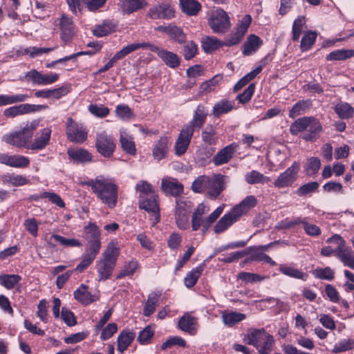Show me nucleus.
<instances>
[{
	"mask_svg": "<svg viewBox=\"0 0 354 354\" xmlns=\"http://www.w3.org/2000/svg\"><path fill=\"white\" fill-rule=\"evenodd\" d=\"M97 198L109 208H113L118 201V187L111 180L98 176L88 183Z\"/></svg>",
	"mask_w": 354,
	"mask_h": 354,
	"instance_id": "nucleus-1",
	"label": "nucleus"
},
{
	"mask_svg": "<svg viewBox=\"0 0 354 354\" xmlns=\"http://www.w3.org/2000/svg\"><path fill=\"white\" fill-rule=\"evenodd\" d=\"M192 187L195 192H207L210 198H216L223 189V176L221 175L199 176L194 181Z\"/></svg>",
	"mask_w": 354,
	"mask_h": 354,
	"instance_id": "nucleus-2",
	"label": "nucleus"
},
{
	"mask_svg": "<svg viewBox=\"0 0 354 354\" xmlns=\"http://www.w3.org/2000/svg\"><path fill=\"white\" fill-rule=\"evenodd\" d=\"M39 122L34 120L28 123L22 129L6 133L2 136V140L8 145L17 148L28 149V143L31 140L34 131L37 129Z\"/></svg>",
	"mask_w": 354,
	"mask_h": 354,
	"instance_id": "nucleus-3",
	"label": "nucleus"
},
{
	"mask_svg": "<svg viewBox=\"0 0 354 354\" xmlns=\"http://www.w3.org/2000/svg\"><path fill=\"white\" fill-rule=\"evenodd\" d=\"M207 23L212 32L216 34H225L231 27L229 15L221 8H216L211 11L207 18Z\"/></svg>",
	"mask_w": 354,
	"mask_h": 354,
	"instance_id": "nucleus-4",
	"label": "nucleus"
},
{
	"mask_svg": "<svg viewBox=\"0 0 354 354\" xmlns=\"http://www.w3.org/2000/svg\"><path fill=\"white\" fill-rule=\"evenodd\" d=\"M176 223L180 230H185L189 226V215L192 210V203L181 198L176 199Z\"/></svg>",
	"mask_w": 354,
	"mask_h": 354,
	"instance_id": "nucleus-5",
	"label": "nucleus"
},
{
	"mask_svg": "<svg viewBox=\"0 0 354 354\" xmlns=\"http://www.w3.org/2000/svg\"><path fill=\"white\" fill-rule=\"evenodd\" d=\"M300 165L297 162H294L290 167L280 174L274 181L275 187L281 189L291 186L297 180Z\"/></svg>",
	"mask_w": 354,
	"mask_h": 354,
	"instance_id": "nucleus-6",
	"label": "nucleus"
},
{
	"mask_svg": "<svg viewBox=\"0 0 354 354\" xmlns=\"http://www.w3.org/2000/svg\"><path fill=\"white\" fill-rule=\"evenodd\" d=\"M140 207L149 214L152 226L160 221V209L157 194L140 199Z\"/></svg>",
	"mask_w": 354,
	"mask_h": 354,
	"instance_id": "nucleus-7",
	"label": "nucleus"
},
{
	"mask_svg": "<svg viewBox=\"0 0 354 354\" xmlns=\"http://www.w3.org/2000/svg\"><path fill=\"white\" fill-rule=\"evenodd\" d=\"M66 135L69 140L81 143L86 140L87 132L82 124L76 123L71 118L67 119Z\"/></svg>",
	"mask_w": 354,
	"mask_h": 354,
	"instance_id": "nucleus-8",
	"label": "nucleus"
},
{
	"mask_svg": "<svg viewBox=\"0 0 354 354\" xmlns=\"http://www.w3.org/2000/svg\"><path fill=\"white\" fill-rule=\"evenodd\" d=\"M174 9L170 2L165 1L151 7L147 12V16L153 19H169L174 17Z\"/></svg>",
	"mask_w": 354,
	"mask_h": 354,
	"instance_id": "nucleus-9",
	"label": "nucleus"
},
{
	"mask_svg": "<svg viewBox=\"0 0 354 354\" xmlns=\"http://www.w3.org/2000/svg\"><path fill=\"white\" fill-rule=\"evenodd\" d=\"M97 151L104 157H110L115 148L112 136L105 132L99 134L96 140Z\"/></svg>",
	"mask_w": 354,
	"mask_h": 354,
	"instance_id": "nucleus-10",
	"label": "nucleus"
},
{
	"mask_svg": "<svg viewBox=\"0 0 354 354\" xmlns=\"http://www.w3.org/2000/svg\"><path fill=\"white\" fill-rule=\"evenodd\" d=\"M26 77L31 80L35 84L49 85L57 81L59 75L55 73L43 74L41 72L33 69L28 71L26 73Z\"/></svg>",
	"mask_w": 354,
	"mask_h": 354,
	"instance_id": "nucleus-11",
	"label": "nucleus"
},
{
	"mask_svg": "<svg viewBox=\"0 0 354 354\" xmlns=\"http://www.w3.org/2000/svg\"><path fill=\"white\" fill-rule=\"evenodd\" d=\"M45 105H35L29 104H21L17 106H11L4 111V115L8 118H15L17 115H24L29 113L46 109Z\"/></svg>",
	"mask_w": 354,
	"mask_h": 354,
	"instance_id": "nucleus-12",
	"label": "nucleus"
},
{
	"mask_svg": "<svg viewBox=\"0 0 354 354\" xmlns=\"http://www.w3.org/2000/svg\"><path fill=\"white\" fill-rule=\"evenodd\" d=\"M191 127H183L175 144V151L178 156H181L187 151L193 136Z\"/></svg>",
	"mask_w": 354,
	"mask_h": 354,
	"instance_id": "nucleus-13",
	"label": "nucleus"
},
{
	"mask_svg": "<svg viewBox=\"0 0 354 354\" xmlns=\"http://www.w3.org/2000/svg\"><path fill=\"white\" fill-rule=\"evenodd\" d=\"M148 5L146 0H120L118 6L123 15H130L141 9L145 8Z\"/></svg>",
	"mask_w": 354,
	"mask_h": 354,
	"instance_id": "nucleus-14",
	"label": "nucleus"
},
{
	"mask_svg": "<svg viewBox=\"0 0 354 354\" xmlns=\"http://www.w3.org/2000/svg\"><path fill=\"white\" fill-rule=\"evenodd\" d=\"M151 47V51L156 53L158 57L167 66L175 68L179 66L180 58L176 54L167 50L161 49L158 46Z\"/></svg>",
	"mask_w": 354,
	"mask_h": 354,
	"instance_id": "nucleus-15",
	"label": "nucleus"
},
{
	"mask_svg": "<svg viewBox=\"0 0 354 354\" xmlns=\"http://www.w3.org/2000/svg\"><path fill=\"white\" fill-rule=\"evenodd\" d=\"M51 135V129L50 128H44L38 133L32 142L28 143V149L41 150L46 147L48 144Z\"/></svg>",
	"mask_w": 354,
	"mask_h": 354,
	"instance_id": "nucleus-16",
	"label": "nucleus"
},
{
	"mask_svg": "<svg viewBox=\"0 0 354 354\" xmlns=\"http://www.w3.org/2000/svg\"><path fill=\"white\" fill-rule=\"evenodd\" d=\"M120 142L122 150L131 155L135 156L136 153V147L134 138L129 132L124 129L120 130Z\"/></svg>",
	"mask_w": 354,
	"mask_h": 354,
	"instance_id": "nucleus-17",
	"label": "nucleus"
},
{
	"mask_svg": "<svg viewBox=\"0 0 354 354\" xmlns=\"http://www.w3.org/2000/svg\"><path fill=\"white\" fill-rule=\"evenodd\" d=\"M61 30V39L64 43L69 42L75 33V26L72 19L66 16H62L59 22Z\"/></svg>",
	"mask_w": 354,
	"mask_h": 354,
	"instance_id": "nucleus-18",
	"label": "nucleus"
},
{
	"mask_svg": "<svg viewBox=\"0 0 354 354\" xmlns=\"http://www.w3.org/2000/svg\"><path fill=\"white\" fill-rule=\"evenodd\" d=\"M178 327L189 335H195L198 328L197 319L189 313H185L179 319Z\"/></svg>",
	"mask_w": 354,
	"mask_h": 354,
	"instance_id": "nucleus-19",
	"label": "nucleus"
},
{
	"mask_svg": "<svg viewBox=\"0 0 354 354\" xmlns=\"http://www.w3.org/2000/svg\"><path fill=\"white\" fill-rule=\"evenodd\" d=\"M257 203V198L250 195L245 197L239 205H236L231 211L239 218L242 215L248 213Z\"/></svg>",
	"mask_w": 354,
	"mask_h": 354,
	"instance_id": "nucleus-20",
	"label": "nucleus"
},
{
	"mask_svg": "<svg viewBox=\"0 0 354 354\" xmlns=\"http://www.w3.org/2000/svg\"><path fill=\"white\" fill-rule=\"evenodd\" d=\"M335 256L343 263L345 266L354 269V254L352 250L346 246L337 247Z\"/></svg>",
	"mask_w": 354,
	"mask_h": 354,
	"instance_id": "nucleus-21",
	"label": "nucleus"
},
{
	"mask_svg": "<svg viewBox=\"0 0 354 354\" xmlns=\"http://www.w3.org/2000/svg\"><path fill=\"white\" fill-rule=\"evenodd\" d=\"M207 115V110L203 106L198 105L194 112L192 120L185 125V127H191L194 133L195 128H201L204 124Z\"/></svg>",
	"mask_w": 354,
	"mask_h": 354,
	"instance_id": "nucleus-22",
	"label": "nucleus"
},
{
	"mask_svg": "<svg viewBox=\"0 0 354 354\" xmlns=\"http://www.w3.org/2000/svg\"><path fill=\"white\" fill-rule=\"evenodd\" d=\"M161 188L162 191L173 196L180 194L183 190V185L175 178H165L162 179Z\"/></svg>",
	"mask_w": 354,
	"mask_h": 354,
	"instance_id": "nucleus-23",
	"label": "nucleus"
},
{
	"mask_svg": "<svg viewBox=\"0 0 354 354\" xmlns=\"http://www.w3.org/2000/svg\"><path fill=\"white\" fill-rule=\"evenodd\" d=\"M73 295L75 299L84 305L90 304L98 299V297L96 295H92L88 290V287L84 284H82Z\"/></svg>",
	"mask_w": 354,
	"mask_h": 354,
	"instance_id": "nucleus-24",
	"label": "nucleus"
},
{
	"mask_svg": "<svg viewBox=\"0 0 354 354\" xmlns=\"http://www.w3.org/2000/svg\"><path fill=\"white\" fill-rule=\"evenodd\" d=\"M169 141L167 137L160 138L154 145L152 155L154 159L160 160L165 158L168 153Z\"/></svg>",
	"mask_w": 354,
	"mask_h": 354,
	"instance_id": "nucleus-25",
	"label": "nucleus"
},
{
	"mask_svg": "<svg viewBox=\"0 0 354 354\" xmlns=\"http://www.w3.org/2000/svg\"><path fill=\"white\" fill-rule=\"evenodd\" d=\"M115 264L100 259L96 263V269L100 281L108 279L114 269Z\"/></svg>",
	"mask_w": 354,
	"mask_h": 354,
	"instance_id": "nucleus-26",
	"label": "nucleus"
},
{
	"mask_svg": "<svg viewBox=\"0 0 354 354\" xmlns=\"http://www.w3.org/2000/svg\"><path fill=\"white\" fill-rule=\"evenodd\" d=\"M238 219L239 218L232 211L230 213L225 214L215 225L214 228V232L216 234H219L224 232Z\"/></svg>",
	"mask_w": 354,
	"mask_h": 354,
	"instance_id": "nucleus-27",
	"label": "nucleus"
},
{
	"mask_svg": "<svg viewBox=\"0 0 354 354\" xmlns=\"http://www.w3.org/2000/svg\"><path fill=\"white\" fill-rule=\"evenodd\" d=\"M1 179L3 185L15 187L23 186L30 183V180L26 176L14 174L3 175L1 177Z\"/></svg>",
	"mask_w": 354,
	"mask_h": 354,
	"instance_id": "nucleus-28",
	"label": "nucleus"
},
{
	"mask_svg": "<svg viewBox=\"0 0 354 354\" xmlns=\"http://www.w3.org/2000/svg\"><path fill=\"white\" fill-rule=\"evenodd\" d=\"M269 335L263 328L260 329H252L248 332L247 336L245 338V341L249 345H252L255 348L257 346L259 343L263 340L265 337Z\"/></svg>",
	"mask_w": 354,
	"mask_h": 354,
	"instance_id": "nucleus-29",
	"label": "nucleus"
},
{
	"mask_svg": "<svg viewBox=\"0 0 354 354\" xmlns=\"http://www.w3.org/2000/svg\"><path fill=\"white\" fill-rule=\"evenodd\" d=\"M135 337V333L128 330H122L118 337V351L120 353H123L131 344Z\"/></svg>",
	"mask_w": 354,
	"mask_h": 354,
	"instance_id": "nucleus-30",
	"label": "nucleus"
},
{
	"mask_svg": "<svg viewBox=\"0 0 354 354\" xmlns=\"http://www.w3.org/2000/svg\"><path fill=\"white\" fill-rule=\"evenodd\" d=\"M306 131L303 136V139L313 142L319 138L320 133L322 131V126L318 120L313 118V120L310 122V125L308 126Z\"/></svg>",
	"mask_w": 354,
	"mask_h": 354,
	"instance_id": "nucleus-31",
	"label": "nucleus"
},
{
	"mask_svg": "<svg viewBox=\"0 0 354 354\" xmlns=\"http://www.w3.org/2000/svg\"><path fill=\"white\" fill-rule=\"evenodd\" d=\"M201 43L203 50L207 53H211L225 46L224 41H222L213 36H206L203 37Z\"/></svg>",
	"mask_w": 354,
	"mask_h": 354,
	"instance_id": "nucleus-32",
	"label": "nucleus"
},
{
	"mask_svg": "<svg viewBox=\"0 0 354 354\" xmlns=\"http://www.w3.org/2000/svg\"><path fill=\"white\" fill-rule=\"evenodd\" d=\"M120 250L117 243L111 241L108 244L100 259L116 264L118 257L120 254Z\"/></svg>",
	"mask_w": 354,
	"mask_h": 354,
	"instance_id": "nucleus-33",
	"label": "nucleus"
},
{
	"mask_svg": "<svg viewBox=\"0 0 354 354\" xmlns=\"http://www.w3.org/2000/svg\"><path fill=\"white\" fill-rule=\"evenodd\" d=\"M182 11L189 16H196L201 10V3L196 0H179Z\"/></svg>",
	"mask_w": 354,
	"mask_h": 354,
	"instance_id": "nucleus-34",
	"label": "nucleus"
},
{
	"mask_svg": "<svg viewBox=\"0 0 354 354\" xmlns=\"http://www.w3.org/2000/svg\"><path fill=\"white\" fill-rule=\"evenodd\" d=\"M30 97L28 94H1L0 95V106H7L12 104L23 102Z\"/></svg>",
	"mask_w": 354,
	"mask_h": 354,
	"instance_id": "nucleus-35",
	"label": "nucleus"
},
{
	"mask_svg": "<svg viewBox=\"0 0 354 354\" xmlns=\"http://www.w3.org/2000/svg\"><path fill=\"white\" fill-rule=\"evenodd\" d=\"M245 180L248 184H266L271 181L269 176H264L257 170H252L245 175Z\"/></svg>",
	"mask_w": 354,
	"mask_h": 354,
	"instance_id": "nucleus-36",
	"label": "nucleus"
},
{
	"mask_svg": "<svg viewBox=\"0 0 354 354\" xmlns=\"http://www.w3.org/2000/svg\"><path fill=\"white\" fill-rule=\"evenodd\" d=\"M234 153V148L232 145H228L221 151L213 158V162L215 165H221L227 163L232 157Z\"/></svg>",
	"mask_w": 354,
	"mask_h": 354,
	"instance_id": "nucleus-37",
	"label": "nucleus"
},
{
	"mask_svg": "<svg viewBox=\"0 0 354 354\" xmlns=\"http://www.w3.org/2000/svg\"><path fill=\"white\" fill-rule=\"evenodd\" d=\"M262 44L261 39L254 35H250L247 41L243 45V53L245 55H250L256 52Z\"/></svg>",
	"mask_w": 354,
	"mask_h": 354,
	"instance_id": "nucleus-38",
	"label": "nucleus"
},
{
	"mask_svg": "<svg viewBox=\"0 0 354 354\" xmlns=\"http://www.w3.org/2000/svg\"><path fill=\"white\" fill-rule=\"evenodd\" d=\"M314 117H303L295 120L290 127L292 135H297L299 132L306 131Z\"/></svg>",
	"mask_w": 354,
	"mask_h": 354,
	"instance_id": "nucleus-39",
	"label": "nucleus"
},
{
	"mask_svg": "<svg viewBox=\"0 0 354 354\" xmlns=\"http://www.w3.org/2000/svg\"><path fill=\"white\" fill-rule=\"evenodd\" d=\"M234 105V104L233 102L221 100L214 104L212 110V114L214 117L218 118L221 115L227 113L232 111Z\"/></svg>",
	"mask_w": 354,
	"mask_h": 354,
	"instance_id": "nucleus-40",
	"label": "nucleus"
},
{
	"mask_svg": "<svg viewBox=\"0 0 354 354\" xmlns=\"http://www.w3.org/2000/svg\"><path fill=\"white\" fill-rule=\"evenodd\" d=\"M159 299L160 295L156 292H151L148 295L143 309L145 316L149 317L155 312Z\"/></svg>",
	"mask_w": 354,
	"mask_h": 354,
	"instance_id": "nucleus-41",
	"label": "nucleus"
},
{
	"mask_svg": "<svg viewBox=\"0 0 354 354\" xmlns=\"http://www.w3.org/2000/svg\"><path fill=\"white\" fill-rule=\"evenodd\" d=\"M135 189L139 193L140 199L156 194L153 186L146 180H140L136 184Z\"/></svg>",
	"mask_w": 354,
	"mask_h": 354,
	"instance_id": "nucleus-42",
	"label": "nucleus"
},
{
	"mask_svg": "<svg viewBox=\"0 0 354 354\" xmlns=\"http://www.w3.org/2000/svg\"><path fill=\"white\" fill-rule=\"evenodd\" d=\"M84 238L87 241H100L101 233L99 227L93 223H89L84 227Z\"/></svg>",
	"mask_w": 354,
	"mask_h": 354,
	"instance_id": "nucleus-43",
	"label": "nucleus"
},
{
	"mask_svg": "<svg viewBox=\"0 0 354 354\" xmlns=\"http://www.w3.org/2000/svg\"><path fill=\"white\" fill-rule=\"evenodd\" d=\"M69 157L77 162H87L91 160V155L84 149H71L68 151Z\"/></svg>",
	"mask_w": 354,
	"mask_h": 354,
	"instance_id": "nucleus-44",
	"label": "nucleus"
},
{
	"mask_svg": "<svg viewBox=\"0 0 354 354\" xmlns=\"http://www.w3.org/2000/svg\"><path fill=\"white\" fill-rule=\"evenodd\" d=\"M203 268L202 266H197L189 272L184 279V283L186 287L190 288L193 287L201 277Z\"/></svg>",
	"mask_w": 354,
	"mask_h": 354,
	"instance_id": "nucleus-45",
	"label": "nucleus"
},
{
	"mask_svg": "<svg viewBox=\"0 0 354 354\" xmlns=\"http://www.w3.org/2000/svg\"><path fill=\"white\" fill-rule=\"evenodd\" d=\"M335 111L342 119H349L354 114V109L346 102H340L335 106Z\"/></svg>",
	"mask_w": 354,
	"mask_h": 354,
	"instance_id": "nucleus-46",
	"label": "nucleus"
},
{
	"mask_svg": "<svg viewBox=\"0 0 354 354\" xmlns=\"http://www.w3.org/2000/svg\"><path fill=\"white\" fill-rule=\"evenodd\" d=\"M311 106L310 100H300L297 102L289 111V117L295 118L306 112Z\"/></svg>",
	"mask_w": 354,
	"mask_h": 354,
	"instance_id": "nucleus-47",
	"label": "nucleus"
},
{
	"mask_svg": "<svg viewBox=\"0 0 354 354\" xmlns=\"http://www.w3.org/2000/svg\"><path fill=\"white\" fill-rule=\"evenodd\" d=\"M263 340H261L256 347L259 354H271L274 339L272 335L269 334Z\"/></svg>",
	"mask_w": 354,
	"mask_h": 354,
	"instance_id": "nucleus-48",
	"label": "nucleus"
},
{
	"mask_svg": "<svg viewBox=\"0 0 354 354\" xmlns=\"http://www.w3.org/2000/svg\"><path fill=\"white\" fill-rule=\"evenodd\" d=\"M203 141L208 145H214L217 142V136L215 128L212 125H207L202 131Z\"/></svg>",
	"mask_w": 354,
	"mask_h": 354,
	"instance_id": "nucleus-49",
	"label": "nucleus"
},
{
	"mask_svg": "<svg viewBox=\"0 0 354 354\" xmlns=\"http://www.w3.org/2000/svg\"><path fill=\"white\" fill-rule=\"evenodd\" d=\"M354 56V50L339 49L334 50L326 56L328 61L344 60Z\"/></svg>",
	"mask_w": 354,
	"mask_h": 354,
	"instance_id": "nucleus-50",
	"label": "nucleus"
},
{
	"mask_svg": "<svg viewBox=\"0 0 354 354\" xmlns=\"http://www.w3.org/2000/svg\"><path fill=\"white\" fill-rule=\"evenodd\" d=\"M245 319V315L241 313L231 312L223 313L222 319L225 325L232 326Z\"/></svg>",
	"mask_w": 354,
	"mask_h": 354,
	"instance_id": "nucleus-51",
	"label": "nucleus"
},
{
	"mask_svg": "<svg viewBox=\"0 0 354 354\" xmlns=\"http://www.w3.org/2000/svg\"><path fill=\"white\" fill-rule=\"evenodd\" d=\"M21 280L18 274H1L0 284L7 289H12Z\"/></svg>",
	"mask_w": 354,
	"mask_h": 354,
	"instance_id": "nucleus-52",
	"label": "nucleus"
},
{
	"mask_svg": "<svg viewBox=\"0 0 354 354\" xmlns=\"http://www.w3.org/2000/svg\"><path fill=\"white\" fill-rule=\"evenodd\" d=\"M50 240H54L55 241L59 243L61 245L64 247H81L82 243L76 239H66L59 234H53L50 236Z\"/></svg>",
	"mask_w": 354,
	"mask_h": 354,
	"instance_id": "nucleus-53",
	"label": "nucleus"
},
{
	"mask_svg": "<svg viewBox=\"0 0 354 354\" xmlns=\"http://www.w3.org/2000/svg\"><path fill=\"white\" fill-rule=\"evenodd\" d=\"M279 270L283 274L288 276L290 277L300 279L302 280L306 279L307 274L306 273H304L303 272L292 267L288 266L286 265H281L280 266Z\"/></svg>",
	"mask_w": 354,
	"mask_h": 354,
	"instance_id": "nucleus-54",
	"label": "nucleus"
},
{
	"mask_svg": "<svg viewBox=\"0 0 354 354\" xmlns=\"http://www.w3.org/2000/svg\"><path fill=\"white\" fill-rule=\"evenodd\" d=\"M354 348V340L352 339H342L335 344L332 349L334 353L346 352Z\"/></svg>",
	"mask_w": 354,
	"mask_h": 354,
	"instance_id": "nucleus-55",
	"label": "nucleus"
},
{
	"mask_svg": "<svg viewBox=\"0 0 354 354\" xmlns=\"http://www.w3.org/2000/svg\"><path fill=\"white\" fill-rule=\"evenodd\" d=\"M101 248V241H87L83 254L95 259Z\"/></svg>",
	"mask_w": 354,
	"mask_h": 354,
	"instance_id": "nucleus-56",
	"label": "nucleus"
},
{
	"mask_svg": "<svg viewBox=\"0 0 354 354\" xmlns=\"http://www.w3.org/2000/svg\"><path fill=\"white\" fill-rule=\"evenodd\" d=\"M115 115L122 120H129L133 117V112L128 105L118 104L115 110Z\"/></svg>",
	"mask_w": 354,
	"mask_h": 354,
	"instance_id": "nucleus-57",
	"label": "nucleus"
},
{
	"mask_svg": "<svg viewBox=\"0 0 354 354\" xmlns=\"http://www.w3.org/2000/svg\"><path fill=\"white\" fill-rule=\"evenodd\" d=\"M317 38V34L313 31L307 32L302 37L300 48L302 51H306L313 45Z\"/></svg>",
	"mask_w": 354,
	"mask_h": 354,
	"instance_id": "nucleus-58",
	"label": "nucleus"
},
{
	"mask_svg": "<svg viewBox=\"0 0 354 354\" xmlns=\"http://www.w3.org/2000/svg\"><path fill=\"white\" fill-rule=\"evenodd\" d=\"M321 167V162L318 158L311 157L306 163V171L308 176H313L317 173Z\"/></svg>",
	"mask_w": 354,
	"mask_h": 354,
	"instance_id": "nucleus-59",
	"label": "nucleus"
},
{
	"mask_svg": "<svg viewBox=\"0 0 354 354\" xmlns=\"http://www.w3.org/2000/svg\"><path fill=\"white\" fill-rule=\"evenodd\" d=\"M313 275L320 279L332 280L334 278V271L330 267L316 268L313 272Z\"/></svg>",
	"mask_w": 354,
	"mask_h": 354,
	"instance_id": "nucleus-60",
	"label": "nucleus"
},
{
	"mask_svg": "<svg viewBox=\"0 0 354 354\" xmlns=\"http://www.w3.org/2000/svg\"><path fill=\"white\" fill-rule=\"evenodd\" d=\"M88 111L91 114L98 118H104L110 112L109 109L102 104H90Z\"/></svg>",
	"mask_w": 354,
	"mask_h": 354,
	"instance_id": "nucleus-61",
	"label": "nucleus"
},
{
	"mask_svg": "<svg viewBox=\"0 0 354 354\" xmlns=\"http://www.w3.org/2000/svg\"><path fill=\"white\" fill-rule=\"evenodd\" d=\"M174 346H178L185 348L186 346V342L183 338L180 337H171L162 343L161 345V349L166 350Z\"/></svg>",
	"mask_w": 354,
	"mask_h": 354,
	"instance_id": "nucleus-62",
	"label": "nucleus"
},
{
	"mask_svg": "<svg viewBox=\"0 0 354 354\" xmlns=\"http://www.w3.org/2000/svg\"><path fill=\"white\" fill-rule=\"evenodd\" d=\"M30 164L28 158L19 154L12 156V160L10 167L15 168H25Z\"/></svg>",
	"mask_w": 354,
	"mask_h": 354,
	"instance_id": "nucleus-63",
	"label": "nucleus"
},
{
	"mask_svg": "<svg viewBox=\"0 0 354 354\" xmlns=\"http://www.w3.org/2000/svg\"><path fill=\"white\" fill-rule=\"evenodd\" d=\"M223 210V207H218L212 213H211L206 219H205L203 223V233L205 234L212 224L218 218Z\"/></svg>",
	"mask_w": 354,
	"mask_h": 354,
	"instance_id": "nucleus-64",
	"label": "nucleus"
}]
</instances>
